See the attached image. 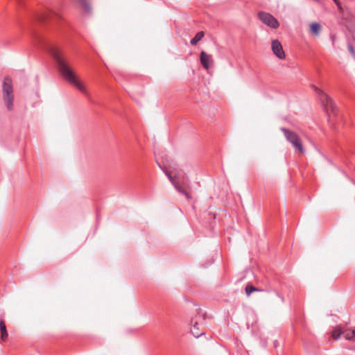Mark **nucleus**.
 I'll use <instances>...</instances> for the list:
<instances>
[{"label":"nucleus","mask_w":355,"mask_h":355,"mask_svg":"<svg viewBox=\"0 0 355 355\" xmlns=\"http://www.w3.org/2000/svg\"><path fill=\"white\" fill-rule=\"evenodd\" d=\"M342 334H344V337L346 340L355 342V329L343 331L340 327L337 326L332 331L331 336L334 339L338 340Z\"/></svg>","instance_id":"nucleus-7"},{"label":"nucleus","mask_w":355,"mask_h":355,"mask_svg":"<svg viewBox=\"0 0 355 355\" xmlns=\"http://www.w3.org/2000/svg\"><path fill=\"white\" fill-rule=\"evenodd\" d=\"M313 88L318 94L320 101H321L329 117H331V114H336L337 112V106L333 99L318 87L313 85Z\"/></svg>","instance_id":"nucleus-3"},{"label":"nucleus","mask_w":355,"mask_h":355,"mask_svg":"<svg viewBox=\"0 0 355 355\" xmlns=\"http://www.w3.org/2000/svg\"><path fill=\"white\" fill-rule=\"evenodd\" d=\"M280 130L284 133L286 139L291 143L295 149L298 150L301 153L304 152L301 139L296 132L284 127L281 128Z\"/></svg>","instance_id":"nucleus-5"},{"label":"nucleus","mask_w":355,"mask_h":355,"mask_svg":"<svg viewBox=\"0 0 355 355\" xmlns=\"http://www.w3.org/2000/svg\"><path fill=\"white\" fill-rule=\"evenodd\" d=\"M44 48L55 60L62 77L70 84L76 87L81 93L87 96L88 93L85 87L78 80L73 70L62 54L60 50L57 46L50 44H45Z\"/></svg>","instance_id":"nucleus-1"},{"label":"nucleus","mask_w":355,"mask_h":355,"mask_svg":"<svg viewBox=\"0 0 355 355\" xmlns=\"http://www.w3.org/2000/svg\"><path fill=\"white\" fill-rule=\"evenodd\" d=\"M354 41H355V33L352 36Z\"/></svg>","instance_id":"nucleus-19"},{"label":"nucleus","mask_w":355,"mask_h":355,"mask_svg":"<svg viewBox=\"0 0 355 355\" xmlns=\"http://www.w3.org/2000/svg\"><path fill=\"white\" fill-rule=\"evenodd\" d=\"M334 1V3L337 5V6L340 8V3L339 2V0H333Z\"/></svg>","instance_id":"nucleus-18"},{"label":"nucleus","mask_w":355,"mask_h":355,"mask_svg":"<svg viewBox=\"0 0 355 355\" xmlns=\"http://www.w3.org/2000/svg\"><path fill=\"white\" fill-rule=\"evenodd\" d=\"M158 166L163 171V172L168 177V180L173 185L175 189L181 194L184 195L187 199H190L191 198L190 193L187 192L186 188L189 187V180L187 177L180 178L178 174H175L174 176L171 175V173L165 168L162 166L158 162Z\"/></svg>","instance_id":"nucleus-2"},{"label":"nucleus","mask_w":355,"mask_h":355,"mask_svg":"<svg viewBox=\"0 0 355 355\" xmlns=\"http://www.w3.org/2000/svg\"><path fill=\"white\" fill-rule=\"evenodd\" d=\"M3 98L8 110H11L13 106L14 95L12 79L7 76L4 78L2 85Z\"/></svg>","instance_id":"nucleus-4"},{"label":"nucleus","mask_w":355,"mask_h":355,"mask_svg":"<svg viewBox=\"0 0 355 355\" xmlns=\"http://www.w3.org/2000/svg\"><path fill=\"white\" fill-rule=\"evenodd\" d=\"M311 31L315 35H318L320 31V25L318 23H313L310 26Z\"/></svg>","instance_id":"nucleus-15"},{"label":"nucleus","mask_w":355,"mask_h":355,"mask_svg":"<svg viewBox=\"0 0 355 355\" xmlns=\"http://www.w3.org/2000/svg\"><path fill=\"white\" fill-rule=\"evenodd\" d=\"M204 36H205L204 31H200V32L197 33L196 35H195V37L191 40V41H190L191 44L193 45V46L196 45L197 43L199 41H200Z\"/></svg>","instance_id":"nucleus-13"},{"label":"nucleus","mask_w":355,"mask_h":355,"mask_svg":"<svg viewBox=\"0 0 355 355\" xmlns=\"http://www.w3.org/2000/svg\"><path fill=\"white\" fill-rule=\"evenodd\" d=\"M200 60L201 64L205 69H209L211 64L213 62L212 56L205 51L200 53Z\"/></svg>","instance_id":"nucleus-10"},{"label":"nucleus","mask_w":355,"mask_h":355,"mask_svg":"<svg viewBox=\"0 0 355 355\" xmlns=\"http://www.w3.org/2000/svg\"><path fill=\"white\" fill-rule=\"evenodd\" d=\"M348 50L352 55H355V49L352 44H348Z\"/></svg>","instance_id":"nucleus-17"},{"label":"nucleus","mask_w":355,"mask_h":355,"mask_svg":"<svg viewBox=\"0 0 355 355\" xmlns=\"http://www.w3.org/2000/svg\"><path fill=\"white\" fill-rule=\"evenodd\" d=\"M37 19L40 21L51 20L53 18L60 17L59 14L52 9H48L46 11L37 15Z\"/></svg>","instance_id":"nucleus-9"},{"label":"nucleus","mask_w":355,"mask_h":355,"mask_svg":"<svg viewBox=\"0 0 355 355\" xmlns=\"http://www.w3.org/2000/svg\"><path fill=\"white\" fill-rule=\"evenodd\" d=\"M80 6L82 8L87 12L89 13L91 11V6L89 2L87 0H78Z\"/></svg>","instance_id":"nucleus-14"},{"label":"nucleus","mask_w":355,"mask_h":355,"mask_svg":"<svg viewBox=\"0 0 355 355\" xmlns=\"http://www.w3.org/2000/svg\"><path fill=\"white\" fill-rule=\"evenodd\" d=\"M0 332L1 340L5 341L8 336V334L3 319H0Z\"/></svg>","instance_id":"nucleus-12"},{"label":"nucleus","mask_w":355,"mask_h":355,"mask_svg":"<svg viewBox=\"0 0 355 355\" xmlns=\"http://www.w3.org/2000/svg\"><path fill=\"white\" fill-rule=\"evenodd\" d=\"M271 48L273 53L281 60L286 58V54L283 49L281 42L277 40H274L271 43Z\"/></svg>","instance_id":"nucleus-8"},{"label":"nucleus","mask_w":355,"mask_h":355,"mask_svg":"<svg viewBox=\"0 0 355 355\" xmlns=\"http://www.w3.org/2000/svg\"><path fill=\"white\" fill-rule=\"evenodd\" d=\"M258 17L264 24L271 28L276 29L279 26L278 20L268 12H259Z\"/></svg>","instance_id":"nucleus-6"},{"label":"nucleus","mask_w":355,"mask_h":355,"mask_svg":"<svg viewBox=\"0 0 355 355\" xmlns=\"http://www.w3.org/2000/svg\"><path fill=\"white\" fill-rule=\"evenodd\" d=\"M192 327L191 329V332L193 335L194 337L198 338L201 335L204 334L205 332L203 330L200 329L197 322L191 321Z\"/></svg>","instance_id":"nucleus-11"},{"label":"nucleus","mask_w":355,"mask_h":355,"mask_svg":"<svg viewBox=\"0 0 355 355\" xmlns=\"http://www.w3.org/2000/svg\"><path fill=\"white\" fill-rule=\"evenodd\" d=\"M260 291L258 288L253 286H247L245 287V293L248 296H249L254 291Z\"/></svg>","instance_id":"nucleus-16"}]
</instances>
